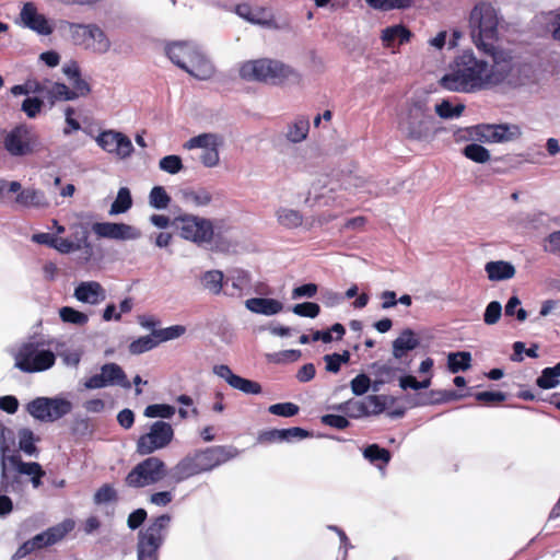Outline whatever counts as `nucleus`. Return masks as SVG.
<instances>
[{"instance_id": "obj_20", "label": "nucleus", "mask_w": 560, "mask_h": 560, "mask_svg": "<svg viewBox=\"0 0 560 560\" xmlns=\"http://www.w3.org/2000/svg\"><path fill=\"white\" fill-rule=\"evenodd\" d=\"M74 528V522L70 518L62 521L61 523L49 527L48 529L35 535L33 538V545L37 550L45 547H49L61 540L68 533Z\"/></svg>"}, {"instance_id": "obj_62", "label": "nucleus", "mask_w": 560, "mask_h": 560, "mask_svg": "<svg viewBox=\"0 0 560 560\" xmlns=\"http://www.w3.org/2000/svg\"><path fill=\"white\" fill-rule=\"evenodd\" d=\"M301 350L290 349L272 353L270 354L269 358L275 363H288L298 361L301 358Z\"/></svg>"}, {"instance_id": "obj_12", "label": "nucleus", "mask_w": 560, "mask_h": 560, "mask_svg": "<svg viewBox=\"0 0 560 560\" xmlns=\"http://www.w3.org/2000/svg\"><path fill=\"white\" fill-rule=\"evenodd\" d=\"M167 474L165 463L159 457H148L138 463L126 476L130 488H144L161 481Z\"/></svg>"}, {"instance_id": "obj_21", "label": "nucleus", "mask_w": 560, "mask_h": 560, "mask_svg": "<svg viewBox=\"0 0 560 560\" xmlns=\"http://www.w3.org/2000/svg\"><path fill=\"white\" fill-rule=\"evenodd\" d=\"M198 50L199 47L192 42H174L165 48L168 59L180 69H187Z\"/></svg>"}, {"instance_id": "obj_28", "label": "nucleus", "mask_w": 560, "mask_h": 560, "mask_svg": "<svg viewBox=\"0 0 560 560\" xmlns=\"http://www.w3.org/2000/svg\"><path fill=\"white\" fill-rule=\"evenodd\" d=\"M15 202L25 208L43 209L49 206L45 192L36 188H24L16 197Z\"/></svg>"}, {"instance_id": "obj_52", "label": "nucleus", "mask_w": 560, "mask_h": 560, "mask_svg": "<svg viewBox=\"0 0 560 560\" xmlns=\"http://www.w3.org/2000/svg\"><path fill=\"white\" fill-rule=\"evenodd\" d=\"M175 412V407L167 404H153L144 409V416L148 418L171 419Z\"/></svg>"}, {"instance_id": "obj_11", "label": "nucleus", "mask_w": 560, "mask_h": 560, "mask_svg": "<svg viewBox=\"0 0 560 560\" xmlns=\"http://www.w3.org/2000/svg\"><path fill=\"white\" fill-rule=\"evenodd\" d=\"M25 409L35 420L56 422L69 415L73 409V405L70 400L60 396H40L27 402Z\"/></svg>"}, {"instance_id": "obj_29", "label": "nucleus", "mask_w": 560, "mask_h": 560, "mask_svg": "<svg viewBox=\"0 0 560 560\" xmlns=\"http://www.w3.org/2000/svg\"><path fill=\"white\" fill-rule=\"evenodd\" d=\"M485 271L487 272L490 281H504L515 276V267L505 260L488 261L485 265Z\"/></svg>"}, {"instance_id": "obj_37", "label": "nucleus", "mask_w": 560, "mask_h": 560, "mask_svg": "<svg viewBox=\"0 0 560 560\" xmlns=\"http://www.w3.org/2000/svg\"><path fill=\"white\" fill-rule=\"evenodd\" d=\"M70 432L78 439H85L92 436L94 428L86 416L77 413L70 422Z\"/></svg>"}, {"instance_id": "obj_58", "label": "nucleus", "mask_w": 560, "mask_h": 560, "mask_svg": "<svg viewBox=\"0 0 560 560\" xmlns=\"http://www.w3.org/2000/svg\"><path fill=\"white\" fill-rule=\"evenodd\" d=\"M299 406L293 402H279L269 406L268 411L271 415L290 418L299 413Z\"/></svg>"}, {"instance_id": "obj_51", "label": "nucleus", "mask_w": 560, "mask_h": 560, "mask_svg": "<svg viewBox=\"0 0 560 560\" xmlns=\"http://www.w3.org/2000/svg\"><path fill=\"white\" fill-rule=\"evenodd\" d=\"M463 154L476 162L483 164L490 160V152L485 147L478 143H469L463 149Z\"/></svg>"}, {"instance_id": "obj_13", "label": "nucleus", "mask_w": 560, "mask_h": 560, "mask_svg": "<svg viewBox=\"0 0 560 560\" xmlns=\"http://www.w3.org/2000/svg\"><path fill=\"white\" fill-rule=\"evenodd\" d=\"M174 438V430L168 422L159 420L151 424L149 432L139 436L137 453L145 456L166 447Z\"/></svg>"}, {"instance_id": "obj_4", "label": "nucleus", "mask_w": 560, "mask_h": 560, "mask_svg": "<svg viewBox=\"0 0 560 560\" xmlns=\"http://www.w3.org/2000/svg\"><path fill=\"white\" fill-rule=\"evenodd\" d=\"M172 224L179 232L180 237L199 246L213 243L218 250H225L229 247V244L223 241L220 228L210 219L184 214L176 217Z\"/></svg>"}, {"instance_id": "obj_25", "label": "nucleus", "mask_w": 560, "mask_h": 560, "mask_svg": "<svg viewBox=\"0 0 560 560\" xmlns=\"http://www.w3.org/2000/svg\"><path fill=\"white\" fill-rule=\"evenodd\" d=\"M419 346L420 339L417 337L416 332L410 328H406L393 341V357L397 360H402L409 351L417 349Z\"/></svg>"}, {"instance_id": "obj_16", "label": "nucleus", "mask_w": 560, "mask_h": 560, "mask_svg": "<svg viewBox=\"0 0 560 560\" xmlns=\"http://www.w3.org/2000/svg\"><path fill=\"white\" fill-rule=\"evenodd\" d=\"M95 141L104 151L121 160L129 158L133 152L131 140L120 131L104 130L98 133Z\"/></svg>"}, {"instance_id": "obj_50", "label": "nucleus", "mask_w": 560, "mask_h": 560, "mask_svg": "<svg viewBox=\"0 0 560 560\" xmlns=\"http://www.w3.org/2000/svg\"><path fill=\"white\" fill-rule=\"evenodd\" d=\"M363 456L371 463L382 462L387 465L392 458L390 452L377 444H371L363 451Z\"/></svg>"}, {"instance_id": "obj_61", "label": "nucleus", "mask_w": 560, "mask_h": 560, "mask_svg": "<svg viewBox=\"0 0 560 560\" xmlns=\"http://www.w3.org/2000/svg\"><path fill=\"white\" fill-rule=\"evenodd\" d=\"M502 315V305L499 301L490 302L483 313V322L487 325H494L499 322Z\"/></svg>"}, {"instance_id": "obj_35", "label": "nucleus", "mask_w": 560, "mask_h": 560, "mask_svg": "<svg viewBox=\"0 0 560 560\" xmlns=\"http://www.w3.org/2000/svg\"><path fill=\"white\" fill-rule=\"evenodd\" d=\"M471 366V353L468 351L450 352L447 355V369L456 374L460 371H467Z\"/></svg>"}, {"instance_id": "obj_24", "label": "nucleus", "mask_w": 560, "mask_h": 560, "mask_svg": "<svg viewBox=\"0 0 560 560\" xmlns=\"http://www.w3.org/2000/svg\"><path fill=\"white\" fill-rule=\"evenodd\" d=\"M25 480L8 463L0 464V492L21 493Z\"/></svg>"}, {"instance_id": "obj_33", "label": "nucleus", "mask_w": 560, "mask_h": 560, "mask_svg": "<svg viewBox=\"0 0 560 560\" xmlns=\"http://www.w3.org/2000/svg\"><path fill=\"white\" fill-rule=\"evenodd\" d=\"M223 144V138L218 133H200L196 137L190 138L188 141L184 143V148L186 150H192V149H202L207 150L213 145H222Z\"/></svg>"}, {"instance_id": "obj_36", "label": "nucleus", "mask_w": 560, "mask_h": 560, "mask_svg": "<svg viewBox=\"0 0 560 560\" xmlns=\"http://www.w3.org/2000/svg\"><path fill=\"white\" fill-rule=\"evenodd\" d=\"M182 198L186 203H191L195 207H206L212 201V195L206 188L184 189L182 190Z\"/></svg>"}, {"instance_id": "obj_32", "label": "nucleus", "mask_w": 560, "mask_h": 560, "mask_svg": "<svg viewBox=\"0 0 560 560\" xmlns=\"http://www.w3.org/2000/svg\"><path fill=\"white\" fill-rule=\"evenodd\" d=\"M411 32L404 25H392L382 31V40L386 47H394L395 45H402L409 42Z\"/></svg>"}, {"instance_id": "obj_55", "label": "nucleus", "mask_w": 560, "mask_h": 560, "mask_svg": "<svg viewBox=\"0 0 560 560\" xmlns=\"http://www.w3.org/2000/svg\"><path fill=\"white\" fill-rule=\"evenodd\" d=\"M153 331L160 345L161 342L179 338L185 334L186 328L182 325H174L162 329H153Z\"/></svg>"}, {"instance_id": "obj_54", "label": "nucleus", "mask_w": 560, "mask_h": 560, "mask_svg": "<svg viewBox=\"0 0 560 560\" xmlns=\"http://www.w3.org/2000/svg\"><path fill=\"white\" fill-rule=\"evenodd\" d=\"M375 377L381 378V382L390 383L395 377L398 371L397 368L388 364V363H378L374 362L371 365Z\"/></svg>"}, {"instance_id": "obj_49", "label": "nucleus", "mask_w": 560, "mask_h": 560, "mask_svg": "<svg viewBox=\"0 0 560 560\" xmlns=\"http://www.w3.org/2000/svg\"><path fill=\"white\" fill-rule=\"evenodd\" d=\"M365 2L374 10L390 11L407 9L411 7L413 0H365Z\"/></svg>"}, {"instance_id": "obj_2", "label": "nucleus", "mask_w": 560, "mask_h": 560, "mask_svg": "<svg viewBox=\"0 0 560 560\" xmlns=\"http://www.w3.org/2000/svg\"><path fill=\"white\" fill-rule=\"evenodd\" d=\"M240 451L232 445H215L188 453L174 467L168 475L176 482H183L190 477L208 472L222 464L237 457Z\"/></svg>"}, {"instance_id": "obj_19", "label": "nucleus", "mask_w": 560, "mask_h": 560, "mask_svg": "<svg viewBox=\"0 0 560 560\" xmlns=\"http://www.w3.org/2000/svg\"><path fill=\"white\" fill-rule=\"evenodd\" d=\"M213 372L215 375L223 378L232 388L244 394L258 395L261 393V386L259 383L234 374L225 364L215 365L213 368Z\"/></svg>"}, {"instance_id": "obj_34", "label": "nucleus", "mask_w": 560, "mask_h": 560, "mask_svg": "<svg viewBox=\"0 0 560 560\" xmlns=\"http://www.w3.org/2000/svg\"><path fill=\"white\" fill-rule=\"evenodd\" d=\"M335 409L354 419L370 416V409L366 406L365 398L363 400L350 399L338 405Z\"/></svg>"}, {"instance_id": "obj_8", "label": "nucleus", "mask_w": 560, "mask_h": 560, "mask_svg": "<svg viewBox=\"0 0 560 560\" xmlns=\"http://www.w3.org/2000/svg\"><path fill=\"white\" fill-rule=\"evenodd\" d=\"M240 75L247 81H259L272 85L298 79L296 71L290 66L273 59L250 60L242 65Z\"/></svg>"}, {"instance_id": "obj_15", "label": "nucleus", "mask_w": 560, "mask_h": 560, "mask_svg": "<svg viewBox=\"0 0 560 560\" xmlns=\"http://www.w3.org/2000/svg\"><path fill=\"white\" fill-rule=\"evenodd\" d=\"M114 385L124 388H130L131 386L126 373L117 363H105L101 368V373L92 375L84 382L86 389H100Z\"/></svg>"}, {"instance_id": "obj_59", "label": "nucleus", "mask_w": 560, "mask_h": 560, "mask_svg": "<svg viewBox=\"0 0 560 560\" xmlns=\"http://www.w3.org/2000/svg\"><path fill=\"white\" fill-rule=\"evenodd\" d=\"M536 384L538 387H540L542 389H551V388H555L556 386H558L559 378L557 377V375L551 366L545 368L541 371L540 376L537 377Z\"/></svg>"}, {"instance_id": "obj_63", "label": "nucleus", "mask_w": 560, "mask_h": 560, "mask_svg": "<svg viewBox=\"0 0 560 560\" xmlns=\"http://www.w3.org/2000/svg\"><path fill=\"white\" fill-rule=\"evenodd\" d=\"M219 147L213 145L207 150H203L200 155V161L206 167H214L220 162Z\"/></svg>"}, {"instance_id": "obj_42", "label": "nucleus", "mask_w": 560, "mask_h": 560, "mask_svg": "<svg viewBox=\"0 0 560 560\" xmlns=\"http://www.w3.org/2000/svg\"><path fill=\"white\" fill-rule=\"evenodd\" d=\"M8 466H10L18 474L31 476L40 471V465L36 462L25 463L21 459V456L15 452L8 458Z\"/></svg>"}, {"instance_id": "obj_39", "label": "nucleus", "mask_w": 560, "mask_h": 560, "mask_svg": "<svg viewBox=\"0 0 560 560\" xmlns=\"http://www.w3.org/2000/svg\"><path fill=\"white\" fill-rule=\"evenodd\" d=\"M276 217L280 225L287 229H295L302 225L303 215L300 211L290 208H279Z\"/></svg>"}, {"instance_id": "obj_43", "label": "nucleus", "mask_w": 560, "mask_h": 560, "mask_svg": "<svg viewBox=\"0 0 560 560\" xmlns=\"http://www.w3.org/2000/svg\"><path fill=\"white\" fill-rule=\"evenodd\" d=\"M15 444V436L11 429L0 423V464L8 463L11 447Z\"/></svg>"}, {"instance_id": "obj_17", "label": "nucleus", "mask_w": 560, "mask_h": 560, "mask_svg": "<svg viewBox=\"0 0 560 560\" xmlns=\"http://www.w3.org/2000/svg\"><path fill=\"white\" fill-rule=\"evenodd\" d=\"M92 231L98 238L114 241H135L141 236L139 229L122 222H95Z\"/></svg>"}, {"instance_id": "obj_26", "label": "nucleus", "mask_w": 560, "mask_h": 560, "mask_svg": "<svg viewBox=\"0 0 560 560\" xmlns=\"http://www.w3.org/2000/svg\"><path fill=\"white\" fill-rule=\"evenodd\" d=\"M245 306L248 311L265 316L276 315L283 310L282 302L271 298H252L246 300Z\"/></svg>"}, {"instance_id": "obj_44", "label": "nucleus", "mask_w": 560, "mask_h": 560, "mask_svg": "<svg viewBox=\"0 0 560 560\" xmlns=\"http://www.w3.org/2000/svg\"><path fill=\"white\" fill-rule=\"evenodd\" d=\"M159 346V340L154 337V331L150 335L139 337L130 342L128 350L131 354L139 355L148 352Z\"/></svg>"}, {"instance_id": "obj_31", "label": "nucleus", "mask_w": 560, "mask_h": 560, "mask_svg": "<svg viewBox=\"0 0 560 560\" xmlns=\"http://www.w3.org/2000/svg\"><path fill=\"white\" fill-rule=\"evenodd\" d=\"M269 10L262 7H252L248 3H241L235 7V13L243 20L264 26L267 23Z\"/></svg>"}, {"instance_id": "obj_53", "label": "nucleus", "mask_w": 560, "mask_h": 560, "mask_svg": "<svg viewBox=\"0 0 560 560\" xmlns=\"http://www.w3.org/2000/svg\"><path fill=\"white\" fill-rule=\"evenodd\" d=\"M44 106V100L39 96H27L21 105V110L31 119L37 117Z\"/></svg>"}, {"instance_id": "obj_56", "label": "nucleus", "mask_w": 560, "mask_h": 560, "mask_svg": "<svg viewBox=\"0 0 560 560\" xmlns=\"http://www.w3.org/2000/svg\"><path fill=\"white\" fill-rule=\"evenodd\" d=\"M159 167L168 174H177L179 173L184 165L180 156L171 154L162 158L159 162Z\"/></svg>"}, {"instance_id": "obj_7", "label": "nucleus", "mask_w": 560, "mask_h": 560, "mask_svg": "<svg viewBox=\"0 0 560 560\" xmlns=\"http://www.w3.org/2000/svg\"><path fill=\"white\" fill-rule=\"evenodd\" d=\"M172 523L170 514L151 517L137 535V560H160V550L165 544Z\"/></svg>"}, {"instance_id": "obj_30", "label": "nucleus", "mask_w": 560, "mask_h": 560, "mask_svg": "<svg viewBox=\"0 0 560 560\" xmlns=\"http://www.w3.org/2000/svg\"><path fill=\"white\" fill-rule=\"evenodd\" d=\"M310 132V119L306 116H298L288 124L284 138L291 143H300L307 138Z\"/></svg>"}, {"instance_id": "obj_23", "label": "nucleus", "mask_w": 560, "mask_h": 560, "mask_svg": "<svg viewBox=\"0 0 560 560\" xmlns=\"http://www.w3.org/2000/svg\"><path fill=\"white\" fill-rule=\"evenodd\" d=\"M312 436V433L305 429L293 427L288 429H273L265 431L259 435L260 442H290L294 439L303 440Z\"/></svg>"}, {"instance_id": "obj_22", "label": "nucleus", "mask_w": 560, "mask_h": 560, "mask_svg": "<svg viewBox=\"0 0 560 560\" xmlns=\"http://www.w3.org/2000/svg\"><path fill=\"white\" fill-rule=\"evenodd\" d=\"M73 296L79 302L97 305L106 299V291L97 281H82L74 288Z\"/></svg>"}, {"instance_id": "obj_27", "label": "nucleus", "mask_w": 560, "mask_h": 560, "mask_svg": "<svg viewBox=\"0 0 560 560\" xmlns=\"http://www.w3.org/2000/svg\"><path fill=\"white\" fill-rule=\"evenodd\" d=\"M183 70L198 80H207L214 72L212 63L200 49L196 55H194V58L190 59L189 65H187V69Z\"/></svg>"}, {"instance_id": "obj_6", "label": "nucleus", "mask_w": 560, "mask_h": 560, "mask_svg": "<svg viewBox=\"0 0 560 560\" xmlns=\"http://www.w3.org/2000/svg\"><path fill=\"white\" fill-rule=\"evenodd\" d=\"M1 145L12 159L21 160L43 151L44 143L33 126L25 122L0 130Z\"/></svg>"}, {"instance_id": "obj_18", "label": "nucleus", "mask_w": 560, "mask_h": 560, "mask_svg": "<svg viewBox=\"0 0 560 560\" xmlns=\"http://www.w3.org/2000/svg\"><path fill=\"white\" fill-rule=\"evenodd\" d=\"M21 24L36 32L39 35H50L54 32L52 26L44 14L37 11L34 2H25L20 12Z\"/></svg>"}, {"instance_id": "obj_14", "label": "nucleus", "mask_w": 560, "mask_h": 560, "mask_svg": "<svg viewBox=\"0 0 560 560\" xmlns=\"http://www.w3.org/2000/svg\"><path fill=\"white\" fill-rule=\"evenodd\" d=\"M472 139L487 143L509 142L520 135L517 126L506 124L500 125H478L470 129Z\"/></svg>"}, {"instance_id": "obj_41", "label": "nucleus", "mask_w": 560, "mask_h": 560, "mask_svg": "<svg viewBox=\"0 0 560 560\" xmlns=\"http://www.w3.org/2000/svg\"><path fill=\"white\" fill-rule=\"evenodd\" d=\"M248 285V277L245 272L240 271L232 278L224 281L223 293L229 296H240L244 288Z\"/></svg>"}, {"instance_id": "obj_48", "label": "nucleus", "mask_w": 560, "mask_h": 560, "mask_svg": "<svg viewBox=\"0 0 560 560\" xmlns=\"http://www.w3.org/2000/svg\"><path fill=\"white\" fill-rule=\"evenodd\" d=\"M171 203V197L163 186H154L149 194V205L156 210H164Z\"/></svg>"}, {"instance_id": "obj_1", "label": "nucleus", "mask_w": 560, "mask_h": 560, "mask_svg": "<svg viewBox=\"0 0 560 560\" xmlns=\"http://www.w3.org/2000/svg\"><path fill=\"white\" fill-rule=\"evenodd\" d=\"M503 54L490 55L492 65L478 59L470 50L457 56L450 72L440 79V85L447 91L472 93L503 83L511 70V60L502 57Z\"/></svg>"}, {"instance_id": "obj_57", "label": "nucleus", "mask_w": 560, "mask_h": 560, "mask_svg": "<svg viewBox=\"0 0 560 560\" xmlns=\"http://www.w3.org/2000/svg\"><path fill=\"white\" fill-rule=\"evenodd\" d=\"M291 311L301 317L315 318L320 313V306L314 302H304L293 305Z\"/></svg>"}, {"instance_id": "obj_9", "label": "nucleus", "mask_w": 560, "mask_h": 560, "mask_svg": "<svg viewBox=\"0 0 560 560\" xmlns=\"http://www.w3.org/2000/svg\"><path fill=\"white\" fill-rule=\"evenodd\" d=\"M14 366L23 373H39L51 369L56 355L45 348L43 341L28 340L23 342L13 354Z\"/></svg>"}, {"instance_id": "obj_47", "label": "nucleus", "mask_w": 560, "mask_h": 560, "mask_svg": "<svg viewBox=\"0 0 560 560\" xmlns=\"http://www.w3.org/2000/svg\"><path fill=\"white\" fill-rule=\"evenodd\" d=\"M465 109V105H453L448 100H443L435 105V113L442 119H453L459 117Z\"/></svg>"}, {"instance_id": "obj_38", "label": "nucleus", "mask_w": 560, "mask_h": 560, "mask_svg": "<svg viewBox=\"0 0 560 560\" xmlns=\"http://www.w3.org/2000/svg\"><path fill=\"white\" fill-rule=\"evenodd\" d=\"M19 448L28 456H36L38 450L35 445L39 441V438L28 428H22L18 432Z\"/></svg>"}, {"instance_id": "obj_45", "label": "nucleus", "mask_w": 560, "mask_h": 560, "mask_svg": "<svg viewBox=\"0 0 560 560\" xmlns=\"http://www.w3.org/2000/svg\"><path fill=\"white\" fill-rule=\"evenodd\" d=\"M201 282L203 287L213 294H219L224 289V276L219 270L205 272Z\"/></svg>"}, {"instance_id": "obj_46", "label": "nucleus", "mask_w": 560, "mask_h": 560, "mask_svg": "<svg viewBox=\"0 0 560 560\" xmlns=\"http://www.w3.org/2000/svg\"><path fill=\"white\" fill-rule=\"evenodd\" d=\"M59 316L63 323L84 326L89 322V316L71 306H62L59 308Z\"/></svg>"}, {"instance_id": "obj_3", "label": "nucleus", "mask_w": 560, "mask_h": 560, "mask_svg": "<svg viewBox=\"0 0 560 560\" xmlns=\"http://www.w3.org/2000/svg\"><path fill=\"white\" fill-rule=\"evenodd\" d=\"M436 119L427 96L412 97L399 120L400 131L411 140L424 141L435 133Z\"/></svg>"}, {"instance_id": "obj_5", "label": "nucleus", "mask_w": 560, "mask_h": 560, "mask_svg": "<svg viewBox=\"0 0 560 560\" xmlns=\"http://www.w3.org/2000/svg\"><path fill=\"white\" fill-rule=\"evenodd\" d=\"M470 36L476 47L486 55L502 54L495 47L498 19L493 8L480 3L474 7L469 16Z\"/></svg>"}, {"instance_id": "obj_60", "label": "nucleus", "mask_w": 560, "mask_h": 560, "mask_svg": "<svg viewBox=\"0 0 560 560\" xmlns=\"http://www.w3.org/2000/svg\"><path fill=\"white\" fill-rule=\"evenodd\" d=\"M350 387L353 395L362 396L369 392L371 387V380L366 374L360 373L351 380Z\"/></svg>"}, {"instance_id": "obj_10", "label": "nucleus", "mask_w": 560, "mask_h": 560, "mask_svg": "<svg viewBox=\"0 0 560 560\" xmlns=\"http://www.w3.org/2000/svg\"><path fill=\"white\" fill-rule=\"evenodd\" d=\"M61 30L68 32L77 46L92 50L96 54H105L110 48V40L105 32L96 24H81L62 21Z\"/></svg>"}, {"instance_id": "obj_40", "label": "nucleus", "mask_w": 560, "mask_h": 560, "mask_svg": "<svg viewBox=\"0 0 560 560\" xmlns=\"http://www.w3.org/2000/svg\"><path fill=\"white\" fill-rule=\"evenodd\" d=\"M132 207V197L129 188L120 187L116 199L110 206L109 214L118 215L121 213H126Z\"/></svg>"}, {"instance_id": "obj_64", "label": "nucleus", "mask_w": 560, "mask_h": 560, "mask_svg": "<svg viewBox=\"0 0 560 560\" xmlns=\"http://www.w3.org/2000/svg\"><path fill=\"white\" fill-rule=\"evenodd\" d=\"M322 422L338 430H343L350 425L349 420L345 416L334 413L324 415Z\"/></svg>"}]
</instances>
